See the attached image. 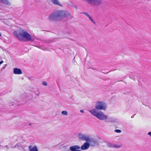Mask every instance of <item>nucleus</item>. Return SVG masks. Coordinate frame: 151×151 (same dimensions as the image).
<instances>
[{
  "label": "nucleus",
  "instance_id": "f257e3e1",
  "mask_svg": "<svg viewBox=\"0 0 151 151\" xmlns=\"http://www.w3.org/2000/svg\"><path fill=\"white\" fill-rule=\"evenodd\" d=\"M13 35L19 40L22 42L34 40L30 35L25 30L20 29L19 30L14 31L13 32Z\"/></svg>",
  "mask_w": 151,
  "mask_h": 151
},
{
  "label": "nucleus",
  "instance_id": "f03ea898",
  "mask_svg": "<svg viewBox=\"0 0 151 151\" xmlns=\"http://www.w3.org/2000/svg\"><path fill=\"white\" fill-rule=\"evenodd\" d=\"M69 13L63 11H58L55 14H51L49 16V19L50 21H58L67 17Z\"/></svg>",
  "mask_w": 151,
  "mask_h": 151
},
{
  "label": "nucleus",
  "instance_id": "7ed1b4c3",
  "mask_svg": "<svg viewBox=\"0 0 151 151\" xmlns=\"http://www.w3.org/2000/svg\"><path fill=\"white\" fill-rule=\"evenodd\" d=\"M89 111L92 115L97 117L100 120L106 119L107 118V116L104 115L102 112L97 113V111L95 109H93L90 110Z\"/></svg>",
  "mask_w": 151,
  "mask_h": 151
},
{
  "label": "nucleus",
  "instance_id": "20e7f679",
  "mask_svg": "<svg viewBox=\"0 0 151 151\" xmlns=\"http://www.w3.org/2000/svg\"><path fill=\"white\" fill-rule=\"evenodd\" d=\"M95 107L97 110H105L106 108V104L104 102L98 101L96 104Z\"/></svg>",
  "mask_w": 151,
  "mask_h": 151
},
{
  "label": "nucleus",
  "instance_id": "39448f33",
  "mask_svg": "<svg viewBox=\"0 0 151 151\" xmlns=\"http://www.w3.org/2000/svg\"><path fill=\"white\" fill-rule=\"evenodd\" d=\"M91 5L95 6H99L101 4L102 0H85Z\"/></svg>",
  "mask_w": 151,
  "mask_h": 151
},
{
  "label": "nucleus",
  "instance_id": "423d86ee",
  "mask_svg": "<svg viewBox=\"0 0 151 151\" xmlns=\"http://www.w3.org/2000/svg\"><path fill=\"white\" fill-rule=\"evenodd\" d=\"M90 145L88 142H86L81 146V149L82 150H86L88 149Z\"/></svg>",
  "mask_w": 151,
  "mask_h": 151
},
{
  "label": "nucleus",
  "instance_id": "0eeeda50",
  "mask_svg": "<svg viewBox=\"0 0 151 151\" xmlns=\"http://www.w3.org/2000/svg\"><path fill=\"white\" fill-rule=\"evenodd\" d=\"M14 74H21L22 73L20 69L15 68L14 69Z\"/></svg>",
  "mask_w": 151,
  "mask_h": 151
},
{
  "label": "nucleus",
  "instance_id": "6e6552de",
  "mask_svg": "<svg viewBox=\"0 0 151 151\" xmlns=\"http://www.w3.org/2000/svg\"><path fill=\"white\" fill-rule=\"evenodd\" d=\"M29 151H38L37 147L36 145L34 146H29Z\"/></svg>",
  "mask_w": 151,
  "mask_h": 151
},
{
  "label": "nucleus",
  "instance_id": "1a4fd4ad",
  "mask_svg": "<svg viewBox=\"0 0 151 151\" xmlns=\"http://www.w3.org/2000/svg\"><path fill=\"white\" fill-rule=\"evenodd\" d=\"M80 147L78 145H74L70 147V149L71 151H76L77 149H80Z\"/></svg>",
  "mask_w": 151,
  "mask_h": 151
},
{
  "label": "nucleus",
  "instance_id": "9d476101",
  "mask_svg": "<svg viewBox=\"0 0 151 151\" xmlns=\"http://www.w3.org/2000/svg\"><path fill=\"white\" fill-rule=\"evenodd\" d=\"M79 139L82 140H86L87 138L86 137L81 134H79L78 135Z\"/></svg>",
  "mask_w": 151,
  "mask_h": 151
},
{
  "label": "nucleus",
  "instance_id": "9b49d317",
  "mask_svg": "<svg viewBox=\"0 0 151 151\" xmlns=\"http://www.w3.org/2000/svg\"><path fill=\"white\" fill-rule=\"evenodd\" d=\"M52 2L55 5L61 6L58 0H51Z\"/></svg>",
  "mask_w": 151,
  "mask_h": 151
},
{
  "label": "nucleus",
  "instance_id": "f8f14e48",
  "mask_svg": "<svg viewBox=\"0 0 151 151\" xmlns=\"http://www.w3.org/2000/svg\"><path fill=\"white\" fill-rule=\"evenodd\" d=\"M3 3L8 5H10V4L8 0H0Z\"/></svg>",
  "mask_w": 151,
  "mask_h": 151
},
{
  "label": "nucleus",
  "instance_id": "ddd939ff",
  "mask_svg": "<svg viewBox=\"0 0 151 151\" xmlns=\"http://www.w3.org/2000/svg\"><path fill=\"white\" fill-rule=\"evenodd\" d=\"M62 114L63 115H67V112L66 111H63L62 112Z\"/></svg>",
  "mask_w": 151,
  "mask_h": 151
},
{
  "label": "nucleus",
  "instance_id": "4468645a",
  "mask_svg": "<svg viewBox=\"0 0 151 151\" xmlns=\"http://www.w3.org/2000/svg\"><path fill=\"white\" fill-rule=\"evenodd\" d=\"M84 14L87 17H88L89 19L91 18V17L87 13H85Z\"/></svg>",
  "mask_w": 151,
  "mask_h": 151
},
{
  "label": "nucleus",
  "instance_id": "2eb2a0df",
  "mask_svg": "<svg viewBox=\"0 0 151 151\" xmlns=\"http://www.w3.org/2000/svg\"><path fill=\"white\" fill-rule=\"evenodd\" d=\"M115 132L117 133H120L121 132V130L119 129H117L115 130Z\"/></svg>",
  "mask_w": 151,
  "mask_h": 151
},
{
  "label": "nucleus",
  "instance_id": "dca6fc26",
  "mask_svg": "<svg viewBox=\"0 0 151 151\" xmlns=\"http://www.w3.org/2000/svg\"><path fill=\"white\" fill-rule=\"evenodd\" d=\"M43 85H44V86H47V83L46 82H45V81H44L43 82Z\"/></svg>",
  "mask_w": 151,
  "mask_h": 151
},
{
  "label": "nucleus",
  "instance_id": "f3484780",
  "mask_svg": "<svg viewBox=\"0 0 151 151\" xmlns=\"http://www.w3.org/2000/svg\"><path fill=\"white\" fill-rule=\"evenodd\" d=\"M120 147V146H118L117 145H114V147Z\"/></svg>",
  "mask_w": 151,
  "mask_h": 151
},
{
  "label": "nucleus",
  "instance_id": "a211bd4d",
  "mask_svg": "<svg viewBox=\"0 0 151 151\" xmlns=\"http://www.w3.org/2000/svg\"><path fill=\"white\" fill-rule=\"evenodd\" d=\"M89 19L92 22H93L94 23H95V22H94L93 20L92 19L91 17V18Z\"/></svg>",
  "mask_w": 151,
  "mask_h": 151
},
{
  "label": "nucleus",
  "instance_id": "6ab92c4d",
  "mask_svg": "<svg viewBox=\"0 0 151 151\" xmlns=\"http://www.w3.org/2000/svg\"><path fill=\"white\" fill-rule=\"evenodd\" d=\"M148 134L151 137V132H149L148 133Z\"/></svg>",
  "mask_w": 151,
  "mask_h": 151
},
{
  "label": "nucleus",
  "instance_id": "aec40b11",
  "mask_svg": "<svg viewBox=\"0 0 151 151\" xmlns=\"http://www.w3.org/2000/svg\"><path fill=\"white\" fill-rule=\"evenodd\" d=\"M3 62V61H1L0 62V65Z\"/></svg>",
  "mask_w": 151,
  "mask_h": 151
},
{
  "label": "nucleus",
  "instance_id": "412c9836",
  "mask_svg": "<svg viewBox=\"0 0 151 151\" xmlns=\"http://www.w3.org/2000/svg\"><path fill=\"white\" fill-rule=\"evenodd\" d=\"M80 111H81V113H83V112H84V111H83V110H80Z\"/></svg>",
  "mask_w": 151,
  "mask_h": 151
},
{
  "label": "nucleus",
  "instance_id": "4be33fe9",
  "mask_svg": "<svg viewBox=\"0 0 151 151\" xmlns=\"http://www.w3.org/2000/svg\"><path fill=\"white\" fill-rule=\"evenodd\" d=\"M76 151H81L80 150H78V149H77V150H76Z\"/></svg>",
  "mask_w": 151,
  "mask_h": 151
},
{
  "label": "nucleus",
  "instance_id": "5701e85b",
  "mask_svg": "<svg viewBox=\"0 0 151 151\" xmlns=\"http://www.w3.org/2000/svg\"><path fill=\"white\" fill-rule=\"evenodd\" d=\"M1 36V34L0 33V36Z\"/></svg>",
  "mask_w": 151,
  "mask_h": 151
}]
</instances>
